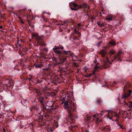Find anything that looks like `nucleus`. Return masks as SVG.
<instances>
[{"label": "nucleus", "instance_id": "79ce46f5", "mask_svg": "<svg viewBox=\"0 0 132 132\" xmlns=\"http://www.w3.org/2000/svg\"><path fill=\"white\" fill-rule=\"evenodd\" d=\"M20 22H21V23L22 24L24 23V22L23 21H22V20L20 21Z\"/></svg>", "mask_w": 132, "mask_h": 132}, {"label": "nucleus", "instance_id": "09e8293b", "mask_svg": "<svg viewBox=\"0 0 132 132\" xmlns=\"http://www.w3.org/2000/svg\"><path fill=\"white\" fill-rule=\"evenodd\" d=\"M93 117L96 118V115H94Z\"/></svg>", "mask_w": 132, "mask_h": 132}, {"label": "nucleus", "instance_id": "473e14b6", "mask_svg": "<svg viewBox=\"0 0 132 132\" xmlns=\"http://www.w3.org/2000/svg\"><path fill=\"white\" fill-rule=\"evenodd\" d=\"M102 43V42L101 41H100V42H99L97 44V46H100V44H101Z\"/></svg>", "mask_w": 132, "mask_h": 132}, {"label": "nucleus", "instance_id": "c03bdc74", "mask_svg": "<svg viewBox=\"0 0 132 132\" xmlns=\"http://www.w3.org/2000/svg\"><path fill=\"white\" fill-rule=\"evenodd\" d=\"M0 29H3V26H0Z\"/></svg>", "mask_w": 132, "mask_h": 132}, {"label": "nucleus", "instance_id": "e433bc0d", "mask_svg": "<svg viewBox=\"0 0 132 132\" xmlns=\"http://www.w3.org/2000/svg\"><path fill=\"white\" fill-rule=\"evenodd\" d=\"M43 118L42 117H39L38 119H39V120H40V121H41L42 120V119Z\"/></svg>", "mask_w": 132, "mask_h": 132}, {"label": "nucleus", "instance_id": "72a5a7b5", "mask_svg": "<svg viewBox=\"0 0 132 132\" xmlns=\"http://www.w3.org/2000/svg\"><path fill=\"white\" fill-rule=\"evenodd\" d=\"M119 127H120L121 129H123V128L122 126L120 124V125H119Z\"/></svg>", "mask_w": 132, "mask_h": 132}, {"label": "nucleus", "instance_id": "2eb2a0df", "mask_svg": "<svg viewBox=\"0 0 132 132\" xmlns=\"http://www.w3.org/2000/svg\"><path fill=\"white\" fill-rule=\"evenodd\" d=\"M47 79V78H41L40 79H38L37 81V83H38L43 82H44V81H46Z\"/></svg>", "mask_w": 132, "mask_h": 132}, {"label": "nucleus", "instance_id": "864d4df0", "mask_svg": "<svg viewBox=\"0 0 132 132\" xmlns=\"http://www.w3.org/2000/svg\"><path fill=\"white\" fill-rule=\"evenodd\" d=\"M113 83L114 84H116V82L115 81H114L113 82Z\"/></svg>", "mask_w": 132, "mask_h": 132}, {"label": "nucleus", "instance_id": "f257e3e1", "mask_svg": "<svg viewBox=\"0 0 132 132\" xmlns=\"http://www.w3.org/2000/svg\"><path fill=\"white\" fill-rule=\"evenodd\" d=\"M66 96L62 100V103L64 104V108L68 111L70 115H72V113L76 110V106L72 100H68Z\"/></svg>", "mask_w": 132, "mask_h": 132}, {"label": "nucleus", "instance_id": "423d86ee", "mask_svg": "<svg viewBox=\"0 0 132 132\" xmlns=\"http://www.w3.org/2000/svg\"><path fill=\"white\" fill-rule=\"evenodd\" d=\"M72 5L75 8H72L71 4V3L69 4L70 7L71 9L72 10L75 11L78 10L79 8H83L85 9L87 6V4L85 3H84L82 4L78 5L75 3H72Z\"/></svg>", "mask_w": 132, "mask_h": 132}, {"label": "nucleus", "instance_id": "5701e85b", "mask_svg": "<svg viewBox=\"0 0 132 132\" xmlns=\"http://www.w3.org/2000/svg\"><path fill=\"white\" fill-rule=\"evenodd\" d=\"M32 109H34L35 110H37L38 109V106L36 105L34 106H32Z\"/></svg>", "mask_w": 132, "mask_h": 132}, {"label": "nucleus", "instance_id": "bb28decb", "mask_svg": "<svg viewBox=\"0 0 132 132\" xmlns=\"http://www.w3.org/2000/svg\"><path fill=\"white\" fill-rule=\"evenodd\" d=\"M55 60L56 62V64H59V60H58L57 59H55Z\"/></svg>", "mask_w": 132, "mask_h": 132}, {"label": "nucleus", "instance_id": "aec40b11", "mask_svg": "<svg viewBox=\"0 0 132 132\" xmlns=\"http://www.w3.org/2000/svg\"><path fill=\"white\" fill-rule=\"evenodd\" d=\"M92 116L91 117L87 115V116H86V117L85 118V119L86 120H87L88 121L89 120H90L91 121V119H92Z\"/></svg>", "mask_w": 132, "mask_h": 132}, {"label": "nucleus", "instance_id": "2f4dec72", "mask_svg": "<svg viewBox=\"0 0 132 132\" xmlns=\"http://www.w3.org/2000/svg\"><path fill=\"white\" fill-rule=\"evenodd\" d=\"M98 68V67H97V65H95V69L96 70H97V69Z\"/></svg>", "mask_w": 132, "mask_h": 132}, {"label": "nucleus", "instance_id": "f704fd0d", "mask_svg": "<svg viewBox=\"0 0 132 132\" xmlns=\"http://www.w3.org/2000/svg\"><path fill=\"white\" fill-rule=\"evenodd\" d=\"M49 70V68H45V69H44V71H47L48 70Z\"/></svg>", "mask_w": 132, "mask_h": 132}, {"label": "nucleus", "instance_id": "6e6d98bb", "mask_svg": "<svg viewBox=\"0 0 132 132\" xmlns=\"http://www.w3.org/2000/svg\"><path fill=\"white\" fill-rule=\"evenodd\" d=\"M57 24V26H59V25H60V24Z\"/></svg>", "mask_w": 132, "mask_h": 132}, {"label": "nucleus", "instance_id": "603ef678", "mask_svg": "<svg viewBox=\"0 0 132 132\" xmlns=\"http://www.w3.org/2000/svg\"><path fill=\"white\" fill-rule=\"evenodd\" d=\"M117 123V124L118 125V126H119V125H120V124L119 123V122H118V123Z\"/></svg>", "mask_w": 132, "mask_h": 132}, {"label": "nucleus", "instance_id": "a19ab883", "mask_svg": "<svg viewBox=\"0 0 132 132\" xmlns=\"http://www.w3.org/2000/svg\"><path fill=\"white\" fill-rule=\"evenodd\" d=\"M85 77H89V76L88 74H87L86 75Z\"/></svg>", "mask_w": 132, "mask_h": 132}, {"label": "nucleus", "instance_id": "ddd939ff", "mask_svg": "<svg viewBox=\"0 0 132 132\" xmlns=\"http://www.w3.org/2000/svg\"><path fill=\"white\" fill-rule=\"evenodd\" d=\"M28 11L26 10H24L22 11V14L23 16V17H26L28 18V13H27Z\"/></svg>", "mask_w": 132, "mask_h": 132}, {"label": "nucleus", "instance_id": "b1692460", "mask_svg": "<svg viewBox=\"0 0 132 132\" xmlns=\"http://www.w3.org/2000/svg\"><path fill=\"white\" fill-rule=\"evenodd\" d=\"M97 24L98 26H104V24L103 23H102L100 22H98L97 23Z\"/></svg>", "mask_w": 132, "mask_h": 132}, {"label": "nucleus", "instance_id": "a878e982", "mask_svg": "<svg viewBox=\"0 0 132 132\" xmlns=\"http://www.w3.org/2000/svg\"><path fill=\"white\" fill-rule=\"evenodd\" d=\"M106 19L108 21H111L112 19V18L111 17H107L106 18Z\"/></svg>", "mask_w": 132, "mask_h": 132}, {"label": "nucleus", "instance_id": "49530a36", "mask_svg": "<svg viewBox=\"0 0 132 132\" xmlns=\"http://www.w3.org/2000/svg\"><path fill=\"white\" fill-rule=\"evenodd\" d=\"M89 76L90 77H91L92 76V74L91 73H90L89 74Z\"/></svg>", "mask_w": 132, "mask_h": 132}, {"label": "nucleus", "instance_id": "69168bd1", "mask_svg": "<svg viewBox=\"0 0 132 132\" xmlns=\"http://www.w3.org/2000/svg\"><path fill=\"white\" fill-rule=\"evenodd\" d=\"M64 132H66V131H65Z\"/></svg>", "mask_w": 132, "mask_h": 132}, {"label": "nucleus", "instance_id": "bf43d9fd", "mask_svg": "<svg viewBox=\"0 0 132 132\" xmlns=\"http://www.w3.org/2000/svg\"><path fill=\"white\" fill-rule=\"evenodd\" d=\"M21 64L22 65H23V63H21Z\"/></svg>", "mask_w": 132, "mask_h": 132}, {"label": "nucleus", "instance_id": "de8ad7c7", "mask_svg": "<svg viewBox=\"0 0 132 132\" xmlns=\"http://www.w3.org/2000/svg\"><path fill=\"white\" fill-rule=\"evenodd\" d=\"M25 79L26 80H28V78H26V79Z\"/></svg>", "mask_w": 132, "mask_h": 132}, {"label": "nucleus", "instance_id": "393cba45", "mask_svg": "<svg viewBox=\"0 0 132 132\" xmlns=\"http://www.w3.org/2000/svg\"><path fill=\"white\" fill-rule=\"evenodd\" d=\"M67 23V21H64L61 23V24L63 26H65V24L67 25L68 24Z\"/></svg>", "mask_w": 132, "mask_h": 132}, {"label": "nucleus", "instance_id": "f03ea898", "mask_svg": "<svg viewBox=\"0 0 132 132\" xmlns=\"http://www.w3.org/2000/svg\"><path fill=\"white\" fill-rule=\"evenodd\" d=\"M115 51L114 50H110L109 54H110V57L109 59L106 56L107 53L105 51L102 50L100 51V54L102 56V57H105V60H104L103 61L104 66L105 68H106L108 66V63L110 64H112V62L111 58H110V57H111V58L113 59V57H114V56H112V55H113L115 53Z\"/></svg>", "mask_w": 132, "mask_h": 132}, {"label": "nucleus", "instance_id": "dca6fc26", "mask_svg": "<svg viewBox=\"0 0 132 132\" xmlns=\"http://www.w3.org/2000/svg\"><path fill=\"white\" fill-rule=\"evenodd\" d=\"M69 51L70 52L69 53H67V54H64V55H65V56H66L67 55H68L69 54H70V56H71V57L72 58V59H73V58L74 57V56H75V57H76V56H75L74 54L72 53H71V52L70 51Z\"/></svg>", "mask_w": 132, "mask_h": 132}, {"label": "nucleus", "instance_id": "37998d69", "mask_svg": "<svg viewBox=\"0 0 132 132\" xmlns=\"http://www.w3.org/2000/svg\"><path fill=\"white\" fill-rule=\"evenodd\" d=\"M95 73V71H94L92 73H91V74H92V75H94Z\"/></svg>", "mask_w": 132, "mask_h": 132}, {"label": "nucleus", "instance_id": "1a4fd4ad", "mask_svg": "<svg viewBox=\"0 0 132 132\" xmlns=\"http://www.w3.org/2000/svg\"><path fill=\"white\" fill-rule=\"evenodd\" d=\"M72 37L73 40H78L79 39L78 37H80L81 36V33L80 32H78L76 30V29H75L74 30V33L72 34Z\"/></svg>", "mask_w": 132, "mask_h": 132}, {"label": "nucleus", "instance_id": "4c0bfd02", "mask_svg": "<svg viewBox=\"0 0 132 132\" xmlns=\"http://www.w3.org/2000/svg\"><path fill=\"white\" fill-rule=\"evenodd\" d=\"M107 129L106 130V131H110V129L108 128V126H107Z\"/></svg>", "mask_w": 132, "mask_h": 132}, {"label": "nucleus", "instance_id": "680f3d73", "mask_svg": "<svg viewBox=\"0 0 132 132\" xmlns=\"http://www.w3.org/2000/svg\"><path fill=\"white\" fill-rule=\"evenodd\" d=\"M29 11L30 12H31V10H30Z\"/></svg>", "mask_w": 132, "mask_h": 132}, {"label": "nucleus", "instance_id": "e2e57ef3", "mask_svg": "<svg viewBox=\"0 0 132 132\" xmlns=\"http://www.w3.org/2000/svg\"><path fill=\"white\" fill-rule=\"evenodd\" d=\"M131 109H130V110L131 111Z\"/></svg>", "mask_w": 132, "mask_h": 132}, {"label": "nucleus", "instance_id": "5fc2aeb1", "mask_svg": "<svg viewBox=\"0 0 132 132\" xmlns=\"http://www.w3.org/2000/svg\"><path fill=\"white\" fill-rule=\"evenodd\" d=\"M43 19L45 21L46 20V18H43Z\"/></svg>", "mask_w": 132, "mask_h": 132}, {"label": "nucleus", "instance_id": "20e7f679", "mask_svg": "<svg viewBox=\"0 0 132 132\" xmlns=\"http://www.w3.org/2000/svg\"><path fill=\"white\" fill-rule=\"evenodd\" d=\"M63 47L61 45H60L59 46H55V47L53 48V50L54 52L57 54L59 56H62L63 55H64V54H66L67 53H69V51H59V49L61 50L63 49Z\"/></svg>", "mask_w": 132, "mask_h": 132}, {"label": "nucleus", "instance_id": "9b49d317", "mask_svg": "<svg viewBox=\"0 0 132 132\" xmlns=\"http://www.w3.org/2000/svg\"><path fill=\"white\" fill-rule=\"evenodd\" d=\"M35 36L36 37V39L37 41V43L39 45H42V39L40 36H38V35H35Z\"/></svg>", "mask_w": 132, "mask_h": 132}, {"label": "nucleus", "instance_id": "052dcab7", "mask_svg": "<svg viewBox=\"0 0 132 132\" xmlns=\"http://www.w3.org/2000/svg\"><path fill=\"white\" fill-rule=\"evenodd\" d=\"M91 19L93 20H94V19H93V18H91Z\"/></svg>", "mask_w": 132, "mask_h": 132}, {"label": "nucleus", "instance_id": "0e129e2a", "mask_svg": "<svg viewBox=\"0 0 132 132\" xmlns=\"http://www.w3.org/2000/svg\"><path fill=\"white\" fill-rule=\"evenodd\" d=\"M4 132H6V131H4Z\"/></svg>", "mask_w": 132, "mask_h": 132}, {"label": "nucleus", "instance_id": "3c124183", "mask_svg": "<svg viewBox=\"0 0 132 132\" xmlns=\"http://www.w3.org/2000/svg\"><path fill=\"white\" fill-rule=\"evenodd\" d=\"M100 16H102L101 15V12H100Z\"/></svg>", "mask_w": 132, "mask_h": 132}, {"label": "nucleus", "instance_id": "9d476101", "mask_svg": "<svg viewBox=\"0 0 132 132\" xmlns=\"http://www.w3.org/2000/svg\"><path fill=\"white\" fill-rule=\"evenodd\" d=\"M60 57L59 58V64H62L63 62L65 61L66 59V56L65 55H63L62 56H59Z\"/></svg>", "mask_w": 132, "mask_h": 132}, {"label": "nucleus", "instance_id": "c9c22d12", "mask_svg": "<svg viewBox=\"0 0 132 132\" xmlns=\"http://www.w3.org/2000/svg\"><path fill=\"white\" fill-rule=\"evenodd\" d=\"M48 129L50 131L52 132L53 131V129L50 128V127L48 128Z\"/></svg>", "mask_w": 132, "mask_h": 132}, {"label": "nucleus", "instance_id": "6e6552de", "mask_svg": "<svg viewBox=\"0 0 132 132\" xmlns=\"http://www.w3.org/2000/svg\"><path fill=\"white\" fill-rule=\"evenodd\" d=\"M121 53L122 52L120 51H119L118 53H117L116 55H115L113 57V59L111 58V57H110V58H111L112 62H113L115 61H116V59L119 62L121 61H122L121 59Z\"/></svg>", "mask_w": 132, "mask_h": 132}, {"label": "nucleus", "instance_id": "0eeeda50", "mask_svg": "<svg viewBox=\"0 0 132 132\" xmlns=\"http://www.w3.org/2000/svg\"><path fill=\"white\" fill-rule=\"evenodd\" d=\"M108 111H109L108 114V117L109 119L111 120L112 117H114L116 118H120L119 115L116 112L108 110Z\"/></svg>", "mask_w": 132, "mask_h": 132}, {"label": "nucleus", "instance_id": "7c9ffc66", "mask_svg": "<svg viewBox=\"0 0 132 132\" xmlns=\"http://www.w3.org/2000/svg\"><path fill=\"white\" fill-rule=\"evenodd\" d=\"M116 118V119L115 120V121H116V123H118V122H119L118 119L119 118Z\"/></svg>", "mask_w": 132, "mask_h": 132}, {"label": "nucleus", "instance_id": "6ab92c4d", "mask_svg": "<svg viewBox=\"0 0 132 132\" xmlns=\"http://www.w3.org/2000/svg\"><path fill=\"white\" fill-rule=\"evenodd\" d=\"M109 44L111 45L114 46L116 44V42L113 40H111L109 42Z\"/></svg>", "mask_w": 132, "mask_h": 132}, {"label": "nucleus", "instance_id": "4be33fe9", "mask_svg": "<svg viewBox=\"0 0 132 132\" xmlns=\"http://www.w3.org/2000/svg\"><path fill=\"white\" fill-rule=\"evenodd\" d=\"M9 84L10 85L9 86V87H10L12 85L13 81L12 79H10L9 80Z\"/></svg>", "mask_w": 132, "mask_h": 132}, {"label": "nucleus", "instance_id": "f3484780", "mask_svg": "<svg viewBox=\"0 0 132 132\" xmlns=\"http://www.w3.org/2000/svg\"><path fill=\"white\" fill-rule=\"evenodd\" d=\"M41 111L42 112H40V113H41V114H42V112L43 113V114H44V117L46 118H50L51 117V115H49V114H47V113H44L43 114V112L42 111V110H41Z\"/></svg>", "mask_w": 132, "mask_h": 132}, {"label": "nucleus", "instance_id": "39448f33", "mask_svg": "<svg viewBox=\"0 0 132 132\" xmlns=\"http://www.w3.org/2000/svg\"><path fill=\"white\" fill-rule=\"evenodd\" d=\"M129 93L128 94H123L122 97V98L124 99V101L122 102H120V103L122 104L126 107H129V108L132 107V102H129L128 103L126 101L125 99H126L127 97L130 95V94L131 93V92L130 90H129Z\"/></svg>", "mask_w": 132, "mask_h": 132}, {"label": "nucleus", "instance_id": "58836bf2", "mask_svg": "<svg viewBox=\"0 0 132 132\" xmlns=\"http://www.w3.org/2000/svg\"><path fill=\"white\" fill-rule=\"evenodd\" d=\"M29 26H31L33 28L34 27V26L33 25H31V24H29Z\"/></svg>", "mask_w": 132, "mask_h": 132}, {"label": "nucleus", "instance_id": "c756f323", "mask_svg": "<svg viewBox=\"0 0 132 132\" xmlns=\"http://www.w3.org/2000/svg\"><path fill=\"white\" fill-rule=\"evenodd\" d=\"M122 115H123L124 114H127V115H128V113L127 112H126V111H122Z\"/></svg>", "mask_w": 132, "mask_h": 132}, {"label": "nucleus", "instance_id": "13d9d810", "mask_svg": "<svg viewBox=\"0 0 132 132\" xmlns=\"http://www.w3.org/2000/svg\"><path fill=\"white\" fill-rule=\"evenodd\" d=\"M101 112L104 113V112L103 111H101Z\"/></svg>", "mask_w": 132, "mask_h": 132}, {"label": "nucleus", "instance_id": "a211bd4d", "mask_svg": "<svg viewBox=\"0 0 132 132\" xmlns=\"http://www.w3.org/2000/svg\"><path fill=\"white\" fill-rule=\"evenodd\" d=\"M36 93L37 95L38 96V97L42 96V94L40 92L39 90L36 89Z\"/></svg>", "mask_w": 132, "mask_h": 132}, {"label": "nucleus", "instance_id": "4468645a", "mask_svg": "<svg viewBox=\"0 0 132 132\" xmlns=\"http://www.w3.org/2000/svg\"><path fill=\"white\" fill-rule=\"evenodd\" d=\"M34 65L36 68H40L43 67L42 64L41 63H34Z\"/></svg>", "mask_w": 132, "mask_h": 132}, {"label": "nucleus", "instance_id": "7ed1b4c3", "mask_svg": "<svg viewBox=\"0 0 132 132\" xmlns=\"http://www.w3.org/2000/svg\"><path fill=\"white\" fill-rule=\"evenodd\" d=\"M41 108L44 114L48 112H49L51 110L54 111L57 109V107L55 106L53 102L49 101L46 103V106L44 105H43Z\"/></svg>", "mask_w": 132, "mask_h": 132}, {"label": "nucleus", "instance_id": "a18cd8bd", "mask_svg": "<svg viewBox=\"0 0 132 132\" xmlns=\"http://www.w3.org/2000/svg\"><path fill=\"white\" fill-rule=\"evenodd\" d=\"M78 25L79 27H80V26H81V25H80V24L79 23H78Z\"/></svg>", "mask_w": 132, "mask_h": 132}, {"label": "nucleus", "instance_id": "8fccbe9b", "mask_svg": "<svg viewBox=\"0 0 132 132\" xmlns=\"http://www.w3.org/2000/svg\"><path fill=\"white\" fill-rule=\"evenodd\" d=\"M54 22H57V20H54Z\"/></svg>", "mask_w": 132, "mask_h": 132}, {"label": "nucleus", "instance_id": "f8f14e48", "mask_svg": "<svg viewBox=\"0 0 132 132\" xmlns=\"http://www.w3.org/2000/svg\"><path fill=\"white\" fill-rule=\"evenodd\" d=\"M38 101L40 102V104L41 105V108L42 107L43 105H44V99L43 97L42 96L38 97Z\"/></svg>", "mask_w": 132, "mask_h": 132}, {"label": "nucleus", "instance_id": "cd10ccee", "mask_svg": "<svg viewBox=\"0 0 132 132\" xmlns=\"http://www.w3.org/2000/svg\"><path fill=\"white\" fill-rule=\"evenodd\" d=\"M102 129L103 130L106 131V130L107 129V126L104 127Z\"/></svg>", "mask_w": 132, "mask_h": 132}, {"label": "nucleus", "instance_id": "412c9836", "mask_svg": "<svg viewBox=\"0 0 132 132\" xmlns=\"http://www.w3.org/2000/svg\"><path fill=\"white\" fill-rule=\"evenodd\" d=\"M96 103L100 105L101 104L102 102V101L100 99H98L96 100Z\"/></svg>", "mask_w": 132, "mask_h": 132}, {"label": "nucleus", "instance_id": "c85d7f7f", "mask_svg": "<svg viewBox=\"0 0 132 132\" xmlns=\"http://www.w3.org/2000/svg\"><path fill=\"white\" fill-rule=\"evenodd\" d=\"M32 77L31 76L29 78H28V80H29V83H30V82L32 80Z\"/></svg>", "mask_w": 132, "mask_h": 132}, {"label": "nucleus", "instance_id": "ea45409f", "mask_svg": "<svg viewBox=\"0 0 132 132\" xmlns=\"http://www.w3.org/2000/svg\"><path fill=\"white\" fill-rule=\"evenodd\" d=\"M18 18L20 20V21L22 20L20 16H19L18 17Z\"/></svg>", "mask_w": 132, "mask_h": 132}, {"label": "nucleus", "instance_id": "4d7b16f0", "mask_svg": "<svg viewBox=\"0 0 132 132\" xmlns=\"http://www.w3.org/2000/svg\"><path fill=\"white\" fill-rule=\"evenodd\" d=\"M3 130H4V131H5V129L4 128H3Z\"/></svg>", "mask_w": 132, "mask_h": 132}]
</instances>
